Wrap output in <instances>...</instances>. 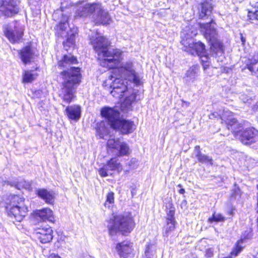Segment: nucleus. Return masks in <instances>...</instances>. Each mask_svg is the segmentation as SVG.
Returning <instances> with one entry per match:
<instances>
[{"instance_id": "nucleus-1", "label": "nucleus", "mask_w": 258, "mask_h": 258, "mask_svg": "<svg viewBox=\"0 0 258 258\" xmlns=\"http://www.w3.org/2000/svg\"><path fill=\"white\" fill-rule=\"evenodd\" d=\"M120 77L115 78L111 83L110 88L112 89L110 94L116 98L124 97L122 103V107L128 110L135 101L138 90L130 86L133 82L137 85L140 84V79L133 69V64L131 62H126L118 68L116 70Z\"/></svg>"}, {"instance_id": "nucleus-2", "label": "nucleus", "mask_w": 258, "mask_h": 258, "mask_svg": "<svg viewBox=\"0 0 258 258\" xmlns=\"http://www.w3.org/2000/svg\"><path fill=\"white\" fill-rule=\"evenodd\" d=\"M90 43L99 58H102V65L109 68H115L122 59V52L119 49L108 48V39L97 33L89 35Z\"/></svg>"}, {"instance_id": "nucleus-3", "label": "nucleus", "mask_w": 258, "mask_h": 258, "mask_svg": "<svg viewBox=\"0 0 258 258\" xmlns=\"http://www.w3.org/2000/svg\"><path fill=\"white\" fill-rule=\"evenodd\" d=\"M100 115L111 128L121 135H128L134 132V122L123 118L120 112L114 108L104 106L100 110Z\"/></svg>"}, {"instance_id": "nucleus-4", "label": "nucleus", "mask_w": 258, "mask_h": 258, "mask_svg": "<svg viewBox=\"0 0 258 258\" xmlns=\"http://www.w3.org/2000/svg\"><path fill=\"white\" fill-rule=\"evenodd\" d=\"M62 79L61 92L62 99L70 103L75 97V89L81 82V74L78 67H71L60 73Z\"/></svg>"}, {"instance_id": "nucleus-5", "label": "nucleus", "mask_w": 258, "mask_h": 258, "mask_svg": "<svg viewBox=\"0 0 258 258\" xmlns=\"http://www.w3.org/2000/svg\"><path fill=\"white\" fill-rule=\"evenodd\" d=\"M109 234L112 236L117 233L123 235L131 233L135 227V222L129 214L115 215L107 222Z\"/></svg>"}, {"instance_id": "nucleus-6", "label": "nucleus", "mask_w": 258, "mask_h": 258, "mask_svg": "<svg viewBox=\"0 0 258 258\" xmlns=\"http://www.w3.org/2000/svg\"><path fill=\"white\" fill-rule=\"evenodd\" d=\"M6 209L8 215L18 222H21L28 211L25 199L17 195L10 197L6 203Z\"/></svg>"}, {"instance_id": "nucleus-7", "label": "nucleus", "mask_w": 258, "mask_h": 258, "mask_svg": "<svg viewBox=\"0 0 258 258\" xmlns=\"http://www.w3.org/2000/svg\"><path fill=\"white\" fill-rule=\"evenodd\" d=\"M213 20L210 22L201 24L204 35L209 42L211 49L216 54H222L224 52L222 43L218 39V32Z\"/></svg>"}, {"instance_id": "nucleus-8", "label": "nucleus", "mask_w": 258, "mask_h": 258, "mask_svg": "<svg viewBox=\"0 0 258 258\" xmlns=\"http://www.w3.org/2000/svg\"><path fill=\"white\" fill-rule=\"evenodd\" d=\"M181 44L183 46L182 49L185 51L188 52L192 54L196 53L198 55L202 57L206 55V51L205 44L201 41H196L191 38H183L181 41Z\"/></svg>"}, {"instance_id": "nucleus-9", "label": "nucleus", "mask_w": 258, "mask_h": 258, "mask_svg": "<svg viewBox=\"0 0 258 258\" xmlns=\"http://www.w3.org/2000/svg\"><path fill=\"white\" fill-rule=\"evenodd\" d=\"M107 146L108 148L115 150L117 157L128 156L132 152L128 144L121 141L119 138L108 139Z\"/></svg>"}, {"instance_id": "nucleus-10", "label": "nucleus", "mask_w": 258, "mask_h": 258, "mask_svg": "<svg viewBox=\"0 0 258 258\" xmlns=\"http://www.w3.org/2000/svg\"><path fill=\"white\" fill-rule=\"evenodd\" d=\"M81 12L96 15L106 16L107 12L100 3L89 4L84 2H80Z\"/></svg>"}, {"instance_id": "nucleus-11", "label": "nucleus", "mask_w": 258, "mask_h": 258, "mask_svg": "<svg viewBox=\"0 0 258 258\" xmlns=\"http://www.w3.org/2000/svg\"><path fill=\"white\" fill-rule=\"evenodd\" d=\"M239 140L244 145H250L258 140V131L253 127H247L239 132Z\"/></svg>"}, {"instance_id": "nucleus-12", "label": "nucleus", "mask_w": 258, "mask_h": 258, "mask_svg": "<svg viewBox=\"0 0 258 258\" xmlns=\"http://www.w3.org/2000/svg\"><path fill=\"white\" fill-rule=\"evenodd\" d=\"M0 12L5 16L18 14L19 8L17 2L14 0H2L0 3Z\"/></svg>"}, {"instance_id": "nucleus-13", "label": "nucleus", "mask_w": 258, "mask_h": 258, "mask_svg": "<svg viewBox=\"0 0 258 258\" xmlns=\"http://www.w3.org/2000/svg\"><path fill=\"white\" fill-rule=\"evenodd\" d=\"M34 234L35 237L42 243L49 242L53 238L52 230L48 225H46L42 228H38Z\"/></svg>"}, {"instance_id": "nucleus-14", "label": "nucleus", "mask_w": 258, "mask_h": 258, "mask_svg": "<svg viewBox=\"0 0 258 258\" xmlns=\"http://www.w3.org/2000/svg\"><path fill=\"white\" fill-rule=\"evenodd\" d=\"M6 37L12 43L18 42L22 38L24 34V29L21 27L17 28L15 27L13 30L10 27L7 28L4 31Z\"/></svg>"}, {"instance_id": "nucleus-15", "label": "nucleus", "mask_w": 258, "mask_h": 258, "mask_svg": "<svg viewBox=\"0 0 258 258\" xmlns=\"http://www.w3.org/2000/svg\"><path fill=\"white\" fill-rule=\"evenodd\" d=\"M132 243L128 241L118 243L116 249L120 258H127L128 255L132 252Z\"/></svg>"}, {"instance_id": "nucleus-16", "label": "nucleus", "mask_w": 258, "mask_h": 258, "mask_svg": "<svg viewBox=\"0 0 258 258\" xmlns=\"http://www.w3.org/2000/svg\"><path fill=\"white\" fill-rule=\"evenodd\" d=\"M34 218L39 221L48 220L52 221L53 219V212L49 208H43L33 211Z\"/></svg>"}, {"instance_id": "nucleus-17", "label": "nucleus", "mask_w": 258, "mask_h": 258, "mask_svg": "<svg viewBox=\"0 0 258 258\" xmlns=\"http://www.w3.org/2000/svg\"><path fill=\"white\" fill-rule=\"evenodd\" d=\"M36 195L48 204H53L54 201V192L46 188H36Z\"/></svg>"}, {"instance_id": "nucleus-18", "label": "nucleus", "mask_w": 258, "mask_h": 258, "mask_svg": "<svg viewBox=\"0 0 258 258\" xmlns=\"http://www.w3.org/2000/svg\"><path fill=\"white\" fill-rule=\"evenodd\" d=\"M20 58L24 64H27L30 62L33 58L34 52L30 46H26L23 47L19 52Z\"/></svg>"}, {"instance_id": "nucleus-19", "label": "nucleus", "mask_w": 258, "mask_h": 258, "mask_svg": "<svg viewBox=\"0 0 258 258\" xmlns=\"http://www.w3.org/2000/svg\"><path fill=\"white\" fill-rule=\"evenodd\" d=\"M81 108L78 106H69L66 108V114L69 119L78 120L81 116Z\"/></svg>"}, {"instance_id": "nucleus-20", "label": "nucleus", "mask_w": 258, "mask_h": 258, "mask_svg": "<svg viewBox=\"0 0 258 258\" xmlns=\"http://www.w3.org/2000/svg\"><path fill=\"white\" fill-rule=\"evenodd\" d=\"M198 76V69L196 67L192 66L187 71L183 79L185 83L188 85L194 83L197 80Z\"/></svg>"}, {"instance_id": "nucleus-21", "label": "nucleus", "mask_w": 258, "mask_h": 258, "mask_svg": "<svg viewBox=\"0 0 258 258\" xmlns=\"http://www.w3.org/2000/svg\"><path fill=\"white\" fill-rule=\"evenodd\" d=\"M252 234L250 231H249L246 235H245V234L243 235V238H241L238 240L233 248L232 251L231 252V254L232 255H234L236 256L238 255V254L242 251L243 246L241 245V243H242L245 239H249L251 237Z\"/></svg>"}, {"instance_id": "nucleus-22", "label": "nucleus", "mask_w": 258, "mask_h": 258, "mask_svg": "<svg viewBox=\"0 0 258 258\" xmlns=\"http://www.w3.org/2000/svg\"><path fill=\"white\" fill-rule=\"evenodd\" d=\"M96 133L100 139H106L109 133V129L106 126L105 121H101L96 124Z\"/></svg>"}, {"instance_id": "nucleus-23", "label": "nucleus", "mask_w": 258, "mask_h": 258, "mask_svg": "<svg viewBox=\"0 0 258 258\" xmlns=\"http://www.w3.org/2000/svg\"><path fill=\"white\" fill-rule=\"evenodd\" d=\"M76 31V29H74L72 33L68 36L66 40L63 42V47L67 51H68L69 49L71 48L74 47L75 44V37Z\"/></svg>"}, {"instance_id": "nucleus-24", "label": "nucleus", "mask_w": 258, "mask_h": 258, "mask_svg": "<svg viewBox=\"0 0 258 258\" xmlns=\"http://www.w3.org/2000/svg\"><path fill=\"white\" fill-rule=\"evenodd\" d=\"M227 127L229 130H231L234 133H239L240 132V124L234 118L229 119L227 123Z\"/></svg>"}, {"instance_id": "nucleus-25", "label": "nucleus", "mask_w": 258, "mask_h": 258, "mask_svg": "<svg viewBox=\"0 0 258 258\" xmlns=\"http://www.w3.org/2000/svg\"><path fill=\"white\" fill-rule=\"evenodd\" d=\"M166 225L163 228V235L164 237H168L170 233L174 231L175 228V221L166 220Z\"/></svg>"}, {"instance_id": "nucleus-26", "label": "nucleus", "mask_w": 258, "mask_h": 258, "mask_svg": "<svg viewBox=\"0 0 258 258\" xmlns=\"http://www.w3.org/2000/svg\"><path fill=\"white\" fill-rule=\"evenodd\" d=\"M213 6L211 3L207 2H204L201 5L200 16H210L213 14Z\"/></svg>"}, {"instance_id": "nucleus-27", "label": "nucleus", "mask_w": 258, "mask_h": 258, "mask_svg": "<svg viewBox=\"0 0 258 258\" xmlns=\"http://www.w3.org/2000/svg\"><path fill=\"white\" fill-rule=\"evenodd\" d=\"M77 62L76 57L71 55H64L62 59L58 63V66L64 67L68 64H74Z\"/></svg>"}, {"instance_id": "nucleus-28", "label": "nucleus", "mask_w": 258, "mask_h": 258, "mask_svg": "<svg viewBox=\"0 0 258 258\" xmlns=\"http://www.w3.org/2000/svg\"><path fill=\"white\" fill-rule=\"evenodd\" d=\"M199 153V155H196V157L199 162L203 164H209L211 165H213V159L211 157L202 153Z\"/></svg>"}, {"instance_id": "nucleus-29", "label": "nucleus", "mask_w": 258, "mask_h": 258, "mask_svg": "<svg viewBox=\"0 0 258 258\" xmlns=\"http://www.w3.org/2000/svg\"><path fill=\"white\" fill-rule=\"evenodd\" d=\"M120 163L117 162V159L115 158H112L107 162L105 166L110 171H114L119 168Z\"/></svg>"}, {"instance_id": "nucleus-30", "label": "nucleus", "mask_w": 258, "mask_h": 258, "mask_svg": "<svg viewBox=\"0 0 258 258\" xmlns=\"http://www.w3.org/2000/svg\"><path fill=\"white\" fill-rule=\"evenodd\" d=\"M17 189H21L25 188L28 190H32L31 182L30 181L24 179L18 181V184L17 185Z\"/></svg>"}, {"instance_id": "nucleus-31", "label": "nucleus", "mask_w": 258, "mask_h": 258, "mask_svg": "<svg viewBox=\"0 0 258 258\" xmlns=\"http://www.w3.org/2000/svg\"><path fill=\"white\" fill-rule=\"evenodd\" d=\"M241 197V191L238 187L236 186L231 190V196L230 197V200L231 202L238 200Z\"/></svg>"}, {"instance_id": "nucleus-32", "label": "nucleus", "mask_w": 258, "mask_h": 258, "mask_svg": "<svg viewBox=\"0 0 258 258\" xmlns=\"http://www.w3.org/2000/svg\"><path fill=\"white\" fill-rule=\"evenodd\" d=\"M225 220V218L220 213L216 214L214 212L211 217L209 218L208 222L210 223H212L214 222H223Z\"/></svg>"}, {"instance_id": "nucleus-33", "label": "nucleus", "mask_w": 258, "mask_h": 258, "mask_svg": "<svg viewBox=\"0 0 258 258\" xmlns=\"http://www.w3.org/2000/svg\"><path fill=\"white\" fill-rule=\"evenodd\" d=\"M34 74L29 71H25L23 77V82L24 83H30L34 80Z\"/></svg>"}, {"instance_id": "nucleus-34", "label": "nucleus", "mask_w": 258, "mask_h": 258, "mask_svg": "<svg viewBox=\"0 0 258 258\" xmlns=\"http://www.w3.org/2000/svg\"><path fill=\"white\" fill-rule=\"evenodd\" d=\"M68 18L69 17H62V20H61L57 25V28L61 30L64 31L69 25L68 23Z\"/></svg>"}, {"instance_id": "nucleus-35", "label": "nucleus", "mask_w": 258, "mask_h": 258, "mask_svg": "<svg viewBox=\"0 0 258 258\" xmlns=\"http://www.w3.org/2000/svg\"><path fill=\"white\" fill-rule=\"evenodd\" d=\"M175 210L174 208H171L167 212V217L166 220H171V221H175L174 218Z\"/></svg>"}, {"instance_id": "nucleus-36", "label": "nucleus", "mask_w": 258, "mask_h": 258, "mask_svg": "<svg viewBox=\"0 0 258 258\" xmlns=\"http://www.w3.org/2000/svg\"><path fill=\"white\" fill-rule=\"evenodd\" d=\"M152 247V245L151 244L146 245L145 251V258H151V255H152L153 253V251L151 249Z\"/></svg>"}, {"instance_id": "nucleus-37", "label": "nucleus", "mask_w": 258, "mask_h": 258, "mask_svg": "<svg viewBox=\"0 0 258 258\" xmlns=\"http://www.w3.org/2000/svg\"><path fill=\"white\" fill-rule=\"evenodd\" d=\"M114 193L112 191H110L108 192L106 196V201L105 203V206H106L107 203L109 204H113L114 203Z\"/></svg>"}, {"instance_id": "nucleus-38", "label": "nucleus", "mask_w": 258, "mask_h": 258, "mask_svg": "<svg viewBox=\"0 0 258 258\" xmlns=\"http://www.w3.org/2000/svg\"><path fill=\"white\" fill-rule=\"evenodd\" d=\"M108 170H109V169L104 165L103 167L99 169V174L102 177H106L108 175Z\"/></svg>"}, {"instance_id": "nucleus-39", "label": "nucleus", "mask_w": 258, "mask_h": 258, "mask_svg": "<svg viewBox=\"0 0 258 258\" xmlns=\"http://www.w3.org/2000/svg\"><path fill=\"white\" fill-rule=\"evenodd\" d=\"M245 68L247 69L250 72L252 75L255 76L257 75V69L255 70L253 68V66L248 63L246 64Z\"/></svg>"}, {"instance_id": "nucleus-40", "label": "nucleus", "mask_w": 258, "mask_h": 258, "mask_svg": "<svg viewBox=\"0 0 258 258\" xmlns=\"http://www.w3.org/2000/svg\"><path fill=\"white\" fill-rule=\"evenodd\" d=\"M214 249L212 248H209L206 250L205 256L207 258H210L213 256Z\"/></svg>"}, {"instance_id": "nucleus-41", "label": "nucleus", "mask_w": 258, "mask_h": 258, "mask_svg": "<svg viewBox=\"0 0 258 258\" xmlns=\"http://www.w3.org/2000/svg\"><path fill=\"white\" fill-rule=\"evenodd\" d=\"M249 63H250L253 66H254L255 64L258 63V57L256 58L255 55H254L253 56L251 59H249Z\"/></svg>"}, {"instance_id": "nucleus-42", "label": "nucleus", "mask_w": 258, "mask_h": 258, "mask_svg": "<svg viewBox=\"0 0 258 258\" xmlns=\"http://www.w3.org/2000/svg\"><path fill=\"white\" fill-rule=\"evenodd\" d=\"M6 183L7 184L10 185L12 186H14L16 188H17V185L18 184V181H9V180H8L6 182Z\"/></svg>"}, {"instance_id": "nucleus-43", "label": "nucleus", "mask_w": 258, "mask_h": 258, "mask_svg": "<svg viewBox=\"0 0 258 258\" xmlns=\"http://www.w3.org/2000/svg\"><path fill=\"white\" fill-rule=\"evenodd\" d=\"M178 187H180V189L178 190V192L180 194H184L185 193V189L183 188H181L182 185L181 184H179L177 185Z\"/></svg>"}, {"instance_id": "nucleus-44", "label": "nucleus", "mask_w": 258, "mask_h": 258, "mask_svg": "<svg viewBox=\"0 0 258 258\" xmlns=\"http://www.w3.org/2000/svg\"><path fill=\"white\" fill-rule=\"evenodd\" d=\"M195 151L196 152V155H199V153H202L201 152V150H200V146H196L195 148Z\"/></svg>"}, {"instance_id": "nucleus-45", "label": "nucleus", "mask_w": 258, "mask_h": 258, "mask_svg": "<svg viewBox=\"0 0 258 258\" xmlns=\"http://www.w3.org/2000/svg\"><path fill=\"white\" fill-rule=\"evenodd\" d=\"M218 116H219V115H218L217 112H214L213 113H211L209 115V117H210V119H212V118H215V117H217Z\"/></svg>"}, {"instance_id": "nucleus-46", "label": "nucleus", "mask_w": 258, "mask_h": 258, "mask_svg": "<svg viewBox=\"0 0 258 258\" xmlns=\"http://www.w3.org/2000/svg\"><path fill=\"white\" fill-rule=\"evenodd\" d=\"M187 205V201L185 200H183L181 203V208H185Z\"/></svg>"}, {"instance_id": "nucleus-47", "label": "nucleus", "mask_w": 258, "mask_h": 258, "mask_svg": "<svg viewBox=\"0 0 258 258\" xmlns=\"http://www.w3.org/2000/svg\"><path fill=\"white\" fill-rule=\"evenodd\" d=\"M49 258H61L58 254H51Z\"/></svg>"}, {"instance_id": "nucleus-48", "label": "nucleus", "mask_w": 258, "mask_h": 258, "mask_svg": "<svg viewBox=\"0 0 258 258\" xmlns=\"http://www.w3.org/2000/svg\"><path fill=\"white\" fill-rule=\"evenodd\" d=\"M228 214L231 216H233L234 214L233 210V209H231L228 211Z\"/></svg>"}, {"instance_id": "nucleus-49", "label": "nucleus", "mask_w": 258, "mask_h": 258, "mask_svg": "<svg viewBox=\"0 0 258 258\" xmlns=\"http://www.w3.org/2000/svg\"><path fill=\"white\" fill-rule=\"evenodd\" d=\"M249 20H258V17H249Z\"/></svg>"}, {"instance_id": "nucleus-50", "label": "nucleus", "mask_w": 258, "mask_h": 258, "mask_svg": "<svg viewBox=\"0 0 258 258\" xmlns=\"http://www.w3.org/2000/svg\"><path fill=\"white\" fill-rule=\"evenodd\" d=\"M241 40L242 44H244L245 42V39L244 38V37L242 36H241Z\"/></svg>"}, {"instance_id": "nucleus-51", "label": "nucleus", "mask_w": 258, "mask_h": 258, "mask_svg": "<svg viewBox=\"0 0 258 258\" xmlns=\"http://www.w3.org/2000/svg\"><path fill=\"white\" fill-rule=\"evenodd\" d=\"M257 12H258V10L255 11L254 14L255 15V16H258V14H257Z\"/></svg>"}, {"instance_id": "nucleus-52", "label": "nucleus", "mask_w": 258, "mask_h": 258, "mask_svg": "<svg viewBox=\"0 0 258 258\" xmlns=\"http://www.w3.org/2000/svg\"><path fill=\"white\" fill-rule=\"evenodd\" d=\"M183 103H185V105H189V103L187 102L183 101Z\"/></svg>"}, {"instance_id": "nucleus-53", "label": "nucleus", "mask_w": 258, "mask_h": 258, "mask_svg": "<svg viewBox=\"0 0 258 258\" xmlns=\"http://www.w3.org/2000/svg\"><path fill=\"white\" fill-rule=\"evenodd\" d=\"M255 6L258 8V2L255 3Z\"/></svg>"}, {"instance_id": "nucleus-54", "label": "nucleus", "mask_w": 258, "mask_h": 258, "mask_svg": "<svg viewBox=\"0 0 258 258\" xmlns=\"http://www.w3.org/2000/svg\"><path fill=\"white\" fill-rule=\"evenodd\" d=\"M224 258H232V256H228Z\"/></svg>"}, {"instance_id": "nucleus-55", "label": "nucleus", "mask_w": 258, "mask_h": 258, "mask_svg": "<svg viewBox=\"0 0 258 258\" xmlns=\"http://www.w3.org/2000/svg\"><path fill=\"white\" fill-rule=\"evenodd\" d=\"M257 75H256V77L258 78V68H257Z\"/></svg>"}, {"instance_id": "nucleus-56", "label": "nucleus", "mask_w": 258, "mask_h": 258, "mask_svg": "<svg viewBox=\"0 0 258 258\" xmlns=\"http://www.w3.org/2000/svg\"><path fill=\"white\" fill-rule=\"evenodd\" d=\"M253 258H257V256H256V255L255 256H253Z\"/></svg>"}, {"instance_id": "nucleus-57", "label": "nucleus", "mask_w": 258, "mask_h": 258, "mask_svg": "<svg viewBox=\"0 0 258 258\" xmlns=\"http://www.w3.org/2000/svg\"><path fill=\"white\" fill-rule=\"evenodd\" d=\"M104 18H106L107 17H105ZM108 18H109V19L110 18V17H108Z\"/></svg>"}, {"instance_id": "nucleus-58", "label": "nucleus", "mask_w": 258, "mask_h": 258, "mask_svg": "<svg viewBox=\"0 0 258 258\" xmlns=\"http://www.w3.org/2000/svg\"><path fill=\"white\" fill-rule=\"evenodd\" d=\"M256 256H257V258H258V254H256Z\"/></svg>"}]
</instances>
